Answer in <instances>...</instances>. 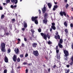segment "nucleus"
Instances as JSON below:
<instances>
[{"label": "nucleus", "instance_id": "2eb2a0df", "mask_svg": "<svg viewBox=\"0 0 73 73\" xmlns=\"http://www.w3.org/2000/svg\"><path fill=\"white\" fill-rule=\"evenodd\" d=\"M5 62H8V58L6 56L5 57Z\"/></svg>", "mask_w": 73, "mask_h": 73}, {"label": "nucleus", "instance_id": "bf43d9fd", "mask_svg": "<svg viewBox=\"0 0 73 73\" xmlns=\"http://www.w3.org/2000/svg\"><path fill=\"white\" fill-rule=\"evenodd\" d=\"M24 40L25 41H27V38H24Z\"/></svg>", "mask_w": 73, "mask_h": 73}, {"label": "nucleus", "instance_id": "a19ab883", "mask_svg": "<svg viewBox=\"0 0 73 73\" xmlns=\"http://www.w3.org/2000/svg\"><path fill=\"white\" fill-rule=\"evenodd\" d=\"M71 46L72 49H73V43L72 44Z\"/></svg>", "mask_w": 73, "mask_h": 73}, {"label": "nucleus", "instance_id": "de8ad7c7", "mask_svg": "<svg viewBox=\"0 0 73 73\" xmlns=\"http://www.w3.org/2000/svg\"><path fill=\"white\" fill-rule=\"evenodd\" d=\"M24 46H25V45H24V43H22V44L21 46L22 47H24Z\"/></svg>", "mask_w": 73, "mask_h": 73}, {"label": "nucleus", "instance_id": "09e8293b", "mask_svg": "<svg viewBox=\"0 0 73 73\" xmlns=\"http://www.w3.org/2000/svg\"><path fill=\"white\" fill-rule=\"evenodd\" d=\"M56 67H57V66H56V65H54L53 66V69H54V68H56Z\"/></svg>", "mask_w": 73, "mask_h": 73}, {"label": "nucleus", "instance_id": "6ab92c4d", "mask_svg": "<svg viewBox=\"0 0 73 73\" xmlns=\"http://www.w3.org/2000/svg\"><path fill=\"white\" fill-rule=\"evenodd\" d=\"M58 46H59L60 48H63V46L61 44V43L58 44Z\"/></svg>", "mask_w": 73, "mask_h": 73}, {"label": "nucleus", "instance_id": "b1692460", "mask_svg": "<svg viewBox=\"0 0 73 73\" xmlns=\"http://www.w3.org/2000/svg\"><path fill=\"white\" fill-rule=\"evenodd\" d=\"M4 29V27L3 26H0V30H1V29Z\"/></svg>", "mask_w": 73, "mask_h": 73}, {"label": "nucleus", "instance_id": "2f4dec72", "mask_svg": "<svg viewBox=\"0 0 73 73\" xmlns=\"http://www.w3.org/2000/svg\"><path fill=\"white\" fill-rule=\"evenodd\" d=\"M11 50L9 48L8 49V50L7 53H9L11 52Z\"/></svg>", "mask_w": 73, "mask_h": 73}, {"label": "nucleus", "instance_id": "8fccbe9b", "mask_svg": "<svg viewBox=\"0 0 73 73\" xmlns=\"http://www.w3.org/2000/svg\"><path fill=\"white\" fill-rule=\"evenodd\" d=\"M73 62H71L70 63V65H71V66H72L73 65Z\"/></svg>", "mask_w": 73, "mask_h": 73}, {"label": "nucleus", "instance_id": "4468645a", "mask_svg": "<svg viewBox=\"0 0 73 73\" xmlns=\"http://www.w3.org/2000/svg\"><path fill=\"white\" fill-rule=\"evenodd\" d=\"M58 8V6L57 5H55L54 6V7L53 8V11H56V8Z\"/></svg>", "mask_w": 73, "mask_h": 73}, {"label": "nucleus", "instance_id": "864d4df0", "mask_svg": "<svg viewBox=\"0 0 73 73\" xmlns=\"http://www.w3.org/2000/svg\"><path fill=\"white\" fill-rule=\"evenodd\" d=\"M23 65H27V63L26 62H24L23 63Z\"/></svg>", "mask_w": 73, "mask_h": 73}, {"label": "nucleus", "instance_id": "69168bd1", "mask_svg": "<svg viewBox=\"0 0 73 73\" xmlns=\"http://www.w3.org/2000/svg\"><path fill=\"white\" fill-rule=\"evenodd\" d=\"M50 68H49L48 69V71L49 72H50Z\"/></svg>", "mask_w": 73, "mask_h": 73}, {"label": "nucleus", "instance_id": "f03ea898", "mask_svg": "<svg viewBox=\"0 0 73 73\" xmlns=\"http://www.w3.org/2000/svg\"><path fill=\"white\" fill-rule=\"evenodd\" d=\"M38 19V17L37 16L35 17L33 16L31 17V20L32 21H35V23L36 24H38V20L37 19Z\"/></svg>", "mask_w": 73, "mask_h": 73}, {"label": "nucleus", "instance_id": "ea45409f", "mask_svg": "<svg viewBox=\"0 0 73 73\" xmlns=\"http://www.w3.org/2000/svg\"><path fill=\"white\" fill-rule=\"evenodd\" d=\"M57 37H58V39H60V35H58L57 36Z\"/></svg>", "mask_w": 73, "mask_h": 73}, {"label": "nucleus", "instance_id": "f704fd0d", "mask_svg": "<svg viewBox=\"0 0 73 73\" xmlns=\"http://www.w3.org/2000/svg\"><path fill=\"white\" fill-rule=\"evenodd\" d=\"M70 60H71V61H72V62H73V56H71Z\"/></svg>", "mask_w": 73, "mask_h": 73}, {"label": "nucleus", "instance_id": "052dcab7", "mask_svg": "<svg viewBox=\"0 0 73 73\" xmlns=\"http://www.w3.org/2000/svg\"><path fill=\"white\" fill-rule=\"evenodd\" d=\"M66 66L67 68H69V66H70L69 64H68L66 65Z\"/></svg>", "mask_w": 73, "mask_h": 73}, {"label": "nucleus", "instance_id": "5fc2aeb1", "mask_svg": "<svg viewBox=\"0 0 73 73\" xmlns=\"http://www.w3.org/2000/svg\"><path fill=\"white\" fill-rule=\"evenodd\" d=\"M33 38V37H29V38H30V39L31 40H32L33 39V38Z\"/></svg>", "mask_w": 73, "mask_h": 73}, {"label": "nucleus", "instance_id": "c03bdc74", "mask_svg": "<svg viewBox=\"0 0 73 73\" xmlns=\"http://www.w3.org/2000/svg\"><path fill=\"white\" fill-rule=\"evenodd\" d=\"M48 44H49V45H50L52 43H51V42L50 41H48Z\"/></svg>", "mask_w": 73, "mask_h": 73}, {"label": "nucleus", "instance_id": "bb28decb", "mask_svg": "<svg viewBox=\"0 0 73 73\" xmlns=\"http://www.w3.org/2000/svg\"><path fill=\"white\" fill-rule=\"evenodd\" d=\"M66 7V9H67L69 7V4H68L67 3L66 4V5L65 6Z\"/></svg>", "mask_w": 73, "mask_h": 73}, {"label": "nucleus", "instance_id": "0eeeda50", "mask_svg": "<svg viewBox=\"0 0 73 73\" xmlns=\"http://www.w3.org/2000/svg\"><path fill=\"white\" fill-rule=\"evenodd\" d=\"M63 52L65 55V57H67V56H68V54H69V52H68V51L66 50H63Z\"/></svg>", "mask_w": 73, "mask_h": 73}, {"label": "nucleus", "instance_id": "f3484780", "mask_svg": "<svg viewBox=\"0 0 73 73\" xmlns=\"http://www.w3.org/2000/svg\"><path fill=\"white\" fill-rule=\"evenodd\" d=\"M23 26L24 28H27V23L25 22H24Z\"/></svg>", "mask_w": 73, "mask_h": 73}, {"label": "nucleus", "instance_id": "3c124183", "mask_svg": "<svg viewBox=\"0 0 73 73\" xmlns=\"http://www.w3.org/2000/svg\"><path fill=\"white\" fill-rule=\"evenodd\" d=\"M12 21L13 22H15V19H12Z\"/></svg>", "mask_w": 73, "mask_h": 73}, {"label": "nucleus", "instance_id": "58836bf2", "mask_svg": "<svg viewBox=\"0 0 73 73\" xmlns=\"http://www.w3.org/2000/svg\"><path fill=\"white\" fill-rule=\"evenodd\" d=\"M17 41L18 42H21V40L20 38L17 39Z\"/></svg>", "mask_w": 73, "mask_h": 73}, {"label": "nucleus", "instance_id": "e433bc0d", "mask_svg": "<svg viewBox=\"0 0 73 73\" xmlns=\"http://www.w3.org/2000/svg\"><path fill=\"white\" fill-rule=\"evenodd\" d=\"M7 73V70L5 69L4 71V73Z\"/></svg>", "mask_w": 73, "mask_h": 73}, {"label": "nucleus", "instance_id": "7c9ffc66", "mask_svg": "<svg viewBox=\"0 0 73 73\" xmlns=\"http://www.w3.org/2000/svg\"><path fill=\"white\" fill-rule=\"evenodd\" d=\"M31 32H32V34H34V33H35V31H34V30L33 29H31Z\"/></svg>", "mask_w": 73, "mask_h": 73}, {"label": "nucleus", "instance_id": "6e6552de", "mask_svg": "<svg viewBox=\"0 0 73 73\" xmlns=\"http://www.w3.org/2000/svg\"><path fill=\"white\" fill-rule=\"evenodd\" d=\"M14 51L16 54H18V53H20V50H19V49L18 48H15Z\"/></svg>", "mask_w": 73, "mask_h": 73}, {"label": "nucleus", "instance_id": "7ed1b4c3", "mask_svg": "<svg viewBox=\"0 0 73 73\" xmlns=\"http://www.w3.org/2000/svg\"><path fill=\"white\" fill-rule=\"evenodd\" d=\"M1 50L3 52H5L6 51V50L5 47V44L4 43H2L1 44Z\"/></svg>", "mask_w": 73, "mask_h": 73}, {"label": "nucleus", "instance_id": "37998d69", "mask_svg": "<svg viewBox=\"0 0 73 73\" xmlns=\"http://www.w3.org/2000/svg\"><path fill=\"white\" fill-rule=\"evenodd\" d=\"M20 57H21V58H22L23 57V54H21L20 55Z\"/></svg>", "mask_w": 73, "mask_h": 73}, {"label": "nucleus", "instance_id": "aec40b11", "mask_svg": "<svg viewBox=\"0 0 73 73\" xmlns=\"http://www.w3.org/2000/svg\"><path fill=\"white\" fill-rule=\"evenodd\" d=\"M47 16H48V14L47 13H45L44 14V18H47Z\"/></svg>", "mask_w": 73, "mask_h": 73}, {"label": "nucleus", "instance_id": "603ef678", "mask_svg": "<svg viewBox=\"0 0 73 73\" xmlns=\"http://www.w3.org/2000/svg\"><path fill=\"white\" fill-rule=\"evenodd\" d=\"M0 10H3V7L0 6Z\"/></svg>", "mask_w": 73, "mask_h": 73}, {"label": "nucleus", "instance_id": "9d476101", "mask_svg": "<svg viewBox=\"0 0 73 73\" xmlns=\"http://www.w3.org/2000/svg\"><path fill=\"white\" fill-rule=\"evenodd\" d=\"M42 21L43 24H47V22H48V20H47V18H44V20H42Z\"/></svg>", "mask_w": 73, "mask_h": 73}, {"label": "nucleus", "instance_id": "ddd939ff", "mask_svg": "<svg viewBox=\"0 0 73 73\" xmlns=\"http://www.w3.org/2000/svg\"><path fill=\"white\" fill-rule=\"evenodd\" d=\"M11 3H15V4H16L18 2L17 0H11Z\"/></svg>", "mask_w": 73, "mask_h": 73}, {"label": "nucleus", "instance_id": "e2e57ef3", "mask_svg": "<svg viewBox=\"0 0 73 73\" xmlns=\"http://www.w3.org/2000/svg\"><path fill=\"white\" fill-rule=\"evenodd\" d=\"M32 65V63H29L28 64V65Z\"/></svg>", "mask_w": 73, "mask_h": 73}, {"label": "nucleus", "instance_id": "c85d7f7f", "mask_svg": "<svg viewBox=\"0 0 73 73\" xmlns=\"http://www.w3.org/2000/svg\"><path fill=\"white\" fill-rule=\"evenodd\" d=\"M64 31L67 34H68V29H67L65 30Z\"/></svg>", "mask_w": 73, "mask_h": 73}, {"label": "nucleus", "instance_id": "9b49d317", "mask_svg": "<svg viewBox=\"0 0 73 73\" xmlns=\"http://www.w3.org/2000/svg\"><path fill=\"white\" fill-rule=\"evenodd\" d=\"M13 61L14 62H16V60H17V56L16 55H14L13 56Z\"/></svg>", "mask_w": 73, "mask_h": 73}, {"label": "nucleus", "instance_id": "473e14b6", "mask_svg": "<svg viewBox=\"0 0 73 73\" xmlns=\"http://www.w3.org/2000/svg\"><path fill=\"white\" fill-rule=\"evenodd\" d=\"M10 0H6V1L7 4L9 3H10Z\"/></svg>", "mask_w": 73, "mask_h": 73}, {"label": "nucleus", "instance_id": "4be33fe9", "mask_svg": "<svg viewBox=\"0 0 73 73\" xmlns=\"http://www.w3.org/2000/svg\"><path fill=\"white\" fill-rule=\"evenodd\" d=\"M64 25H65V27H68V24H67V23H66V21H65L64 23Z\"/></svg>", "mask_w": 73, "mask_h": 73}, {"label": "nucleus", "instance_id": "49530a36", "mask_svg": "<svg viewBox=\"0 0 73 73\" xmlns=\"http://www.w3.org/2000/svg\"><path fill=\"white\" fill-rule=\"evenodd\" d=\"M45 58L46 59V60H47L48 61L49 60V59H48V57L47 56H45Z\"/></svg>", "mask_w": 73, "mask_h": 73}, {"label": "nucleus", "instance_id": "72a5a7b5", "mask_svg": "<svg viewBox=\"0 0 73 73\" xmlns=\"http://www.w3.org/2000/svg\"><path fill=\"white\" fill-rule=\"evenodd\" d=\"M38 30V32H41V29L40 28H39Z\"/></svg>", "mask_w": 73, "mask_h": 73}, {"label": "nucleus", "instance_id": "13d9d810", "mask_svg": "<svg viewBox=\"0 0 73 73\" xmlns=\"http://www.w3.org/2000/svg\"><path fill=\"white\" fill-rule=\"evenodd\" d=\"M64 1L65 3H67V2L68 1V0H64Z\"/></svg>", "mask_w": 73, "mask_h": 73}, {"label": "nucleus", "instance_id": "c9c22d12", "mask_svg": "<svg viewBox=\"0 0 73 73\" xmlns=\"http://www.w3.org/2000/svg\"><path fill=\"white\" fill-rule=\"evenodd\" d=\"M70 27L71 28H73V23H71L70 24Z\"/></svg>", "mask_w": 73, "mask_h": 73}, {"label": "nucleus", "instance_id": "0e129e2a", "mask_svg": "<svg viewBox=\"0 0 73 73\" xmlns=\"http://www.w3.org/2000/svg\"><path fill=\"white\" fill-rule=\"evenodd\" d=\"M19 68H21V67L20 66H18L17 68V69H19Z\"/></svg>", "mask_w": 73, "mask_h": 73}, {"label": "nucleus", "instance_id": "774afa93", "mask_svg": "<svg viewBox=\"0 0 73 73\" xmlns=\"http://www.w3.org/2000/svg\"><path fill=\"white\" fill-rule=\"evenodd\" d=\"M17 7V5H15L14 6H13V8H16Z\"/></svg>", "mask_w": 73, "mask_h": 73}, {"label": "nucleus", "instance_id": "4c0bfd02", "mask_svg": "<svg viewBox=\"0 0 73 73\" xmlns=\"http://www.w3.org/2000/svg\"><path fill=\"white\" fill-rule=\"evenodd\" d=\"M56 50H58V46H57L55 48Z\"/></svg>", "mask_w": 73, "mask_h": 73}, {"label": "nucleus", "instance_id": "f8f14e48", "mask_svg": "<svg viewBox=\"0 0 73 73\" xmlns=\"http://www.w3.org/2000/svg\"><path fill=\"white\" fill-rule=\"evenodd\" d=\"M32 45L33 48H36L37 45V44L36 43H34L32 44Z\"/></svg>", "mask_w": 73, "mask_h": 73}, {"label": "nucleus", "instance_id": "5701e85b", "mask_svg": "<svg viewBox=\"0 0 73 73\" xmlns=\"http://www.w3.org/2000/svg\"><path fill=\"white\" fill-rule=\"evenodd\" d=\"M51 27L52 29L53 30H56V29L55 26H51Z\"/></svg>", "mask_w": 73, "mask_h": 73}, {"label": "nucleus", "instance_id": "c756f323", "mask_svg": "<svg viewBox=\"0 0 73 73\" xmlns=\"http://www.w3.org/2000/svg\"><path fill=\"white\" fill-rule=\"evenodd\" d=\"M17 61L18 62L20 61V58H18L17 59Z\"/></svg>", "mask_w": 73, "mask_h": 73}, {"label": "nucleus", "instance_id": "4d7b16f0", "mask_svg": "<svg viewBox=\"0 0 73 73\" xmlns=\"http://www.w3.org/2000/svg\"><path fill=\"white\" fill-rule=\"evenodd\" d=\"M54 38H55V39H57V36L55 35L54 36Z\"/></svg>", "mask_w": 73, "mask_h": 73}, {"label": "nucleus", "instance_id": "a18cd8bd", "mask_svg": "<svg viewBox=\"0 0 73 73\" xmlns=\"http://www.w3.org/2000/svg\"><path fill=\"white\" fill-rule=\"evenodd\" d=\"M28 54H26L25 56V57H28Z\"/></svg>", "mask_w": 73, "mask_h": 73}, {"label": "nucleus", "instance_id": "6e6d98bb", "mask_svg": "<svg viewBox=\"0 0 73 73\" xmlns=\"http://www.w3.org/2000/svg\"><path fill=\"white\" fill-rule=\"evenodd\" d=\"M11 8H12V9H13V5H11Z\"/></svg>", "mask_w": 73, "mask_h": 73}, {"label": "nucleus", "instance_id": "1a4fd4ad", "mask_svg": "<svg viewBox=\"0 0 73 73\" xmlns=\"http://www.w3.org/2000/svg\"><path fill=\"white\" fill-rule=\"evenodd\" d=\"M42 9V11L43 12V13H45L46 12V7H45V5H44V7L43 9Z\"/></svg>", "mask_w": 73, "mask_h": 73}, {"label": "nucleus", "instance_id": "20e7f679", "mask_svg": "<svg viewBox=\"0 0 73 73\" xmlns=\"http://www.w3.org/2000/svg\"><path fill=\"white\" fill-rule=\"evenodd\" d=\"M56 56H57V58L58 59L60 60V54H61V53H59V50H56Z\"/></svg>", "mask_w": 73, "mask_h": 73}, {"label": "nucleus", "instance_id": "79ce46f5", "mask_svg": "<svg viewBox=\"0 0 73 73\" xmlns=\"http://www.w3.org/2000/svg\"><path fill=\"white\" fill-rule=\"evenodd\" d=\"M52 26H54L55 25V23H52Z\"/></svg>", "mask_w": 73, "mask_h": 73}, {"label": "nucleus", "instance_id": "39448f33", "mask_svg": "<svg viewBox=\"0 0 73 73\" xmlns=\"http://www.w3.org/2000/svg\"><path fill=\"white\" fill-rule=\"evenodd\" d=\"M60 15L61 16H63V17L64 16V15L65 16H66V13H65V11H60Z\"/></svg>", "mask_w": 73, "mask_h": 73}, {"label": "nucleus", "instance_id": "338daca9", "mask_svg": "<svg viewBox=\"0 0 73 73\" xmlns=\"http://www.w3.org/2000/svg\"><path fill=\"white\" fill-rule=\"evenodd\" d=\"M22 31H25V28H23L22 29Z\"/></svg>", "mask_w": 73, "mask_h": 73}, {"label": "nucleus", "instance_id": "cd10ccee", "mask_svg": "<svg viewBox=\"0 0 73 73\" xmlns=\"http://www.w3.org/2000/svg\"><path fill=\"white\" fill-rule=\"evenodd\" d=\"M10 34V33H9L8 32H7V33H5V36H8Z\"/></svg>", "mask_w": 73, "mask_h": 73}, {"label": "nucleus", "instance_id": "412c9836", "mask_svg": "<svg viewBox=\"0 0 73 73\" xmlns=\"http://www.w3.org/2000/svg\"><path fill=\"white\" fill-rule=\"evenodd\" d=\"M63 42V40L62 39H60L59 41V44H62Z\"/></svg>", "mask_w": 73, "mask_h": 73}, {"label": "nucleus", "instance_id": "a211bd4d", "mask_svg": "<svg viewBox=\"0 0 73 73\" xmlns=\"http://www.w3.org/2000/svg\"><path fill=\"white\" fill-rule=\"evenodd\" d=\"M64 70L65 72V73H68L70 72V70L69 69L67 70L66 69H64Z\"/></svg>", "mask_w": 73, "mask_h": 73}, {"label": "nucleus", "instance_id": "dca6fc26", "mask_svg": "<svg viewBox=\"0 0 73 73\" xmlns=\"http://www.w3.org/2000/svg\"><path fill=\"white\" fill-rule=\"evenodd\" d=\"M48 8H49L50 9L52 6V4H50V3H48Z\"/></svg>", "mask_w": 73, "mask_h": 73}, {"label": "nucleus", "instance_id": "423d86ee", "mask_svg": "<svg viewBox=\"0 0 73 73\" xmlns=\"http://www.w3.org/2000/svg\"><path fill=\"white\" fill-rule=\"evenodd\" d=\"M33 54L36 57L38 56V52L37 50L34 51H33Z\"/></svg>", "mask_w": 73, "mask_h": 73}, {"label": "nucleus", "instance_id": "a878e982", "mask_svg": "<svg viewBox=\"0 0 73 73\" xmlns=\"http://www.w3.org/2000/svg\"><path fill=\"white\" fill-rule=\"evenodd\" d=\"M11 73H15V71L13 68H12V70L11 71Z\"/></svg>", "mask_w": 73, "mask_h": 73}, {"label": "nucleus", "instance_id": "f257e3e1", "mask_svg": "<svg viewBox=\"0 0 73 73\" xmlns=\"http://www.w3.org/2000/svg\"><path fill=\"white\" fill-rule=\"evenodd\" d=\"M40 35L45 40H47V37L48 39H50V35L48 33H47L46 35L45 33L44 34L43 33H40Z\"/></svg>", "mask_w": 73, "mask_h": 73}, {"label": "nucleus", "instance_id": "393cba45", "mask_svg": "<svg viewBox=\"0 0 73 73\" xmlns=\"http://www.w3.org/2000/svg\"><path fill=\"white\" fill-rule=\"evenodd\" d=\"M4 17H5V16L4 15V14L1 15V19H3L4 18Z\"/></svg>", "mask_w": 73, "mask_h": 73}, {"label": "nucleus", "instance_id": "680f3d73", "mask_svg": "<svg viewBox=\"0 0 73 73\" xmlns=\"http://www.w3.org/2000/svg\"><path fill=\"white\" fill-rule=\"evenodd\" d=\"M25 72H26L28 73V70L27 69H26L25 70Z\"/></svg>", "mask_w": 73, "mask_h": 73}]
</instances>
